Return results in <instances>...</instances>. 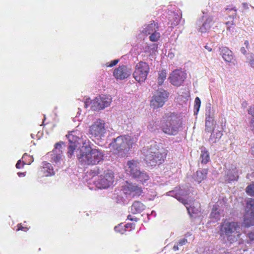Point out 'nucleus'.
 Here are the masks:
<instances>
[{
  "label": "nucleus",
  "instance_id": "1",
  "mask_svg": "<svg viewBox=\"0 0 254 254\" xmlns=\"http://www.w3.org/2000/svg\"><path fill=\"white\" fill-rule=\"evenodd\" d=\"M79 162L83 166L95 165L103 160L104 154L100 149H93L83 144L75 150Z\"/></svg>",
  "mask_w": 254,
  "mask_h": 254
},
{
  "label": "nucleus",
  "instance_id": "2",
  "mask_svg": "<svg viewBox=\"0 0 254 254\" xmlns=\"http://www.w3.org/2000/svg\"><path fill=\"white\" fill-rule=\"evenodd\" d=\"M142 154L146 163L150 166L161 164L167 155V150L163 147L160 148L156 142H151L149 145L143 148Z\"/></svg>",
  "mask_w": 254,
  "mask_h": 254
},
{
  "label": "nucleus",
  "instance_id": "3",
  "mask_svg": "<svg viewBox=\"0 0 254 254\" xmlns=\"http://www.w3.org/2000/svg\"><path fill=\"white\" fill-rule=\"evenodd\" d=\"M180 117L174 112H167L160 121V128L166 134L176 135L182 127Z\"/></svg>",
  "mask_w": 254,
  "mask_h": 254
},
{
  "label": "nucleus",
  "instance_id": "4",
  "mask_svg": "<svg viewBox=\"0 0 254 254\" xmlns=\"http://www.w3.org/2000/svg\"><path fill=\"white\" fill-rule=\"evenodd\" d=\"M240 229L237 222L225 220L219 226L220 238L225 243L233 244L240 238Z\"/></svg>",
  "mask_w": 254,
  "mask_h": 254
},
{
  "label": "nucleus",
  "instance_id": "5",
  "mask_svg": "<svg viewBox=\"0 0 254 254\" xmlns=\"http://www.w3.org/2000/svg\"><path fill=\"white\" fill-rule=\"evenodd\" d=\"M136 140V138L131 137L129 135H120L114 138L110 146L114 149L115 153L123 156L127 154Z\"/></svg>",
  "mask_w": 254,
  "mask_h": 254
},
{
  "label": "nucleus",
  "instance_id": "6",
  "mask_svg": "<svg viewBox=\"0 0 254 254\" xmlns=\"http://www.w3.org/2000/svg\"><path fill=\"white\" fill-rule=\"evenodd\" d=\"M126 171L132 178L141 182L142 184L149 179V176L144 171L140 170L139 163L134 160L127 162Z\"/></svg>",
  "mask_w": 254,
  "mask_h": 254
},
{
  "label": "nucleus",
  "instance_id": "7",
  "mask_svg": "<svg viewBox=\"0 0 254 254\" xmlns=\"http://www.w3.org/2000/svg\"><path fill=\"white\" fill-rule=\"evenodd\" d=\"M169 95V92L163 88H159L153 94L150 100V107L156 109L163 107L167 101Z\"/></svg>",
  "mask_w": 254,
  "mask_h": 254
},
{
  "label": "nucleus",
  "instance_id": "8",
  "mask_svg": "<svg viewBox=\"0 0 254 254\" xmlns=\"http://www.w3.org/2000/svg\"><path fill=\"white\" fill-rule=\"evenodd\" d=\"M149 71V66L147 63L140 62L137 63L133 73V76L136 81L139 83L143 82L146 80Z\"/></svg>",
  "mask_w": 254,
  "mask_h": 254
},
{
  "label": "nucleus",
  "instance_id": "9",
  "mask_svg": "<svg viewBox=\"0 0 254 254\" xmlns=\"http://www.w3.org/2000/svg\"><path fill=\"white\" fill-rule=\"evenodd\" d=\"M105 122L98 119L94 122L89 127V134L97 139L104 136L106 129L105 127Z\"/></svg>",
  "mask_w": 254,
  "mask_h": 254
},
{
  "label": "nucleus",
  "instance_id": "10",
  "mask_svg": "<svg viewBox=\"0 0 254 254\" xmlns=\"http://www.w3.org/2000/svg\"><path fill=\"white\" fill-rule=\"evenodd\" d=\"M114 182V176L113 172L110 171L104 172L101 175L96 181V184L99 189H106L113 185Z\"/></svg>",
  "mask_w": 254,
  "mask_h": 254
},
{
  "label": "nucleus",
  "instance_id": "11",
  "mask_svg": "<svg viewBox=\"0 0 254 254\" xmlns=\"http://www.w3.org/2000/svg\"><path fill=\"white\" fill-rule=\"evenodd\" d=\"M213 17L212 16L205 15L204 12H203V16L196 23L198 32L201 33L208 32L213 24Z\"/></svg>",
  "mask_w": 254,
  "mask_h": 254
},
{
  "label": "nucleus",
  "instance_id": "12",
  "mask_svg": "<svg viewBox=\"0 0 254 254\" xmlns=\"http://www.w3.org/2000/svg\"><path fill=\"white\" fill-rule=\"evenodd\" d=\"M167 194L168 195L175 197L180 202L183 203L187 207L188 212L190 213L191 208L188 207L187 206L189 204L188 201L183 197L189 194V190H186L185 188L181 189L180 188L179 189L176 188L175 190L167 192Z\"/></svg>",
  "mask_w": 254,
  "mask_h": 254
},
{
  "label": "nucleus",
  "instance_id": "13",
  "mask_svg": "<svg viewBox=\"0 0 254 254\" xmlns=\"http://www.w3.org/2000/svg\"><path fill=\"white\" fill-rule=\"evenodd\" d=\"M187 74L183 71L177 69L174 70L170 75L169 79L174 86H181L186 79Z\"/></svg>",
  "mask_w": 254,
  "mask_h": 254
},
{
  "label": "nucleus",
  "instance_id": "14",
  "mask_svg": "<svg viewBox=\"0 0 254 254\" xmlns=\"http://www.w3.org/2000/svg\"><path fill=\"white\" fill-rule=\"evenodd\" d=\"M132 71L130 68L127 66H120L118 68L115 69L114 71L113 74L117 79H123L128 77L131 73Z\"/></svg>",
  "mask_w": 254,
  "mask_h": 254
},
{
  "label": "nucleus",
  "instance_id": "15",
  "mask_svg": "<svg viewBox=\"0 0 254 254\" xmlns=\"http://www.w3.org/2000/svg\"><path fill=\"white\" fill-rule=\"evenodd\" d=\"M247 207L251 211L250 216L245 219L244 223L249 227L254 225V199L250 198L247 201Z\"/></svg>",
  "mask_w": 254,
  "mask_h": 254
},
{
  "label": "nucleus",
  "instance_id": "16",
  "mask_svg": "<svg viewBox=\"0 0 254 254\" xmlns=\"http://www.w3.org/2000/svg\"><path fill=\"white\" fill-rule=\"evenodd\" d=\"M219 50L220 54L226 62H232L234 56L232 52L230 50L226 47L221 46L219 48Z\"/></svg>",
  "mask_w": 254,
  "mask_h": 254
},
{
  "label": "nucleus",
  "instance_id": "17",
  "mask_svg": "<svg viewBox=\"0 0 254 254\" xmlns=\"http://www.w3.org/2000/svg\"><path fill=\"white\" fill-rule=\"evenodd\" d=\"M52 161L57 164H60L63 160V151L61 150L53 149L51 154Z\"/></svg>",
  "mask_w": 254,
  "mask_h": 254
},
{
  "label": "nucleus",
  "instance_id": "18",
  "mask_svg": "<svg viewBox=\"0 0 254 254\" xmlns=\"http://www.w3.org/2000/svg\"><path fill=\"white\" fill-rule=\"evenodd\" d=\"M215 115V111L211 107L210 103H207L205 106V120H214Z\"/></svg>",
  "mask_w": 254,
  "mask_h": 254
},
{
  "label": "nucleus",
  "instance_id": "19",
  "mask_svg": "<svg viewBox=\"0 0 254 254\" xmlns=\"http://www.w3.org/2000/svg\"><path fill=\"white\" fill-rule=\"evenodd\" d=\"M208 170L206 169H203L202 170L197 171L194 175L193 178L198 184L201 182L202 180L206 178Z\"/></svg>",
  "mask_w": 254,
  "mask_h": 254
},
{
  "label": "nucleus",
  "instance_id": "20",
  "mask_svg": "<svg viewBox=\"0 0 254 254\" xmlns=\"http://www.w3.org/2000/svg\"><path fill=\"white\" fill-rule=\"evenodd\" d=\"M156 29H158L156 23L154 21H152L150 24L144 26L142 32L146 35H149Z\"/></svg>",
  "mask_w": 254,
  "mask_h": 254
},
{
  "label": "nucleus",
  "instance_id": "21",
  "mask_svg": "<svg viewBox=\"0 0 254 254\" xmlns=\"http://www.w3.org/2000/svg\"><path fill=\"white\" fill-rule=\"evenodd\" d=\"M145 206L139 201H135L131 207L130 211L133 214L141 212L144 209Z\"/></svg>",
  "mask_w": 254,
  "mask_h": 254
},
{
  "label": "nucleus",
  "instance_id": "22",
  "mask_svg": "<svg viewBox=\"0 0 254 254\" xmlns=\"http://www.w3.org/2000/svg\"><path fill=\"white\" fill-rule=\"evenodd\" d=\"M238 178L237 171L236 168L229 170L227 172L226 176V181L230 182L233 181H236Z\"/></svg>",
  "mask_w": 254,
  "mask_h": 254
},
{
  "label": "nucleus",
  "instance_id": "23",
  "mask_svg": "<svg viewBox=\"0 0 254 254\" xmlns=\"http://www.w3.org/2000/svg\"><path fill=\"white\" fill-rule=\"evenodd\" d=\"M221 211L218 205H214L212 208V211L210 214V218L214 221H218L220 219Z\"/></svg>",
  "mask_w": 254,
  "mask_h": 254
},
{
  "label": "nucleus",
  "instance_id": "24",
  "mask_svg": "<svg viewBox=\"0 0 254 254\" xmlns=\"http://www.w3.org/2000/svg\"><path fill=\"white\" fill-rule=\"evenodd\" d=\"M42 171L45 174V176H50L55 175L53 167L51 164L49 163H43Z\"/></svg>",
  "mask_w": 254,
  "mask_h": 254
},
{
  "label": "nucleus",
  "instance_id": "25",
  "mask_svg": "<svg viewBox=\"0 0 254 254\" xmlns=\"http://www.w3.org/2000/svg\"><path fill=\"white\" fill-rule=\"evenodd\" d=\"M199 160L202 164H206L210 160V157L208 151L205 147L201 148V154Z\"/></svg>",
  "mask_w": 254,
  "mask_h": 254
},
{
  "label": "nucleus",
  "instance_id": "26",
  "mask_svg": "<svg viewBox=\"0 0 254 254\" xmlns=\"http://www.w3.org/2000/svg\"><path fill=\"white\" fill-rule=\"evenodd\" d=\"M125 193L124 191L122 190H116L114 193V198L118 203H124L125 200Z\"/></svg>",
  "mask_w": 254,
  "mask_h": 254
},
{
  "label": "nucleus",
  "instance_id": "27",
  "mask_svg": "<svg viewBox=\"0 0 254 254\" xmlns=\"http://www.w3.org/2000/svg\"><path fill=\"white\" fill-rule=\"evenodd\" d=\"M97 99L99 100H101V102L98 101V102L100 103V106H104V109L108 107L111 102V98L109 96L103 95L101 96L97 97Z\"/></svg>",
  "mask_w": 254,
  "mask_h": 254
},
{
  "label": "nucleus",
  "instance_id": "28",
  "mask_svg": "<svg viewBox=\"0 0 254 254\" xmlns=\"http://www.w3.org/2000/svg\"><path fill=\"white\" fill-rule=\"evenodd\" d=\"M223 133L221 131L214 130L210 136L209 141L212 143H216L220 139Z\"/></svg>",
  "mask_w": 254,
  "mask_h": 254
},
{
  "label": "nucleus",
  "instance_id": "29",
  "mask_svg": "<svg viewBox=\"0 0 254 254\" xmlns=\"http://www.w3.org/2000/svg\"><path fill=\"white\" fill-rule=\"evenodd\" d=\"M27 158L31 159V156H30L27 154H24L22 157V160H19L18 161V162H17V166H16L17 169L21 168L23 167V166L25 165H30L31 163V162L33 161V160H31L27 162L26 160V159Z\"/></svg>",
  "mask_w": 254,
  "mask_h": 254
},
{
  "label": "nucleus",
  "instance_id": "30",
  "mask_svg": "<svg viewBox=\"0 0 254 254\" xmlns=\"http://www.w3.org/2000/svg\"><path fill=\"white\" fill-rule=\"evenodd\" d=\"M215 127L214 120H205V131L208 132L213 131Z\"/></svg>",
  "mask_w": 254,
  "mask_h": 254
},
{
  "label": "nucleus",
  "instance_id": "31",
  "mask_svg": "<svg viewBox=\"0 0 254 254\" xmlns=\"http://www.w3.org/2000/svg\"><path fill=\"white\" fill-rule=\"evenodd\" d=\"M158 48L157 45L156 44H151L146 45L144 47V52L149 54L155 53Z\"/></svg>",
  "mask_w": 254,
  "mask_h": 254
},
{
  "label": "nucleus",
  "instance_id": "32",
  "mask_svg": "<svg viewBox=\"0 0 254 254\" xmlns=\"http://www.w3.org/2000/svg\"><path fill=\"white\" fill-rule=\"evenodd\" d=\"M160 127L157 122L155 120L150 121L147 126L148 129L151 132H155L158 130Z\"/></svg>",
  "mask_w": 254,
  "mask_h": 254
},
{
  "label": "nucleus",
  "instance_id": "33",
  "mask_svg": "<svg viewBox=\"0 0 254 254\" xmlns=\"http://www.w3.org/2000/svg\"><path fill=\"white\" fill-rule=\"evenodd\" d=\"M167 72L166 70H162L158 72V78L157 80L158 85H162L164 81L166 79Z\"/></svg>",
  "mask_w": 254,
  "mask_h": 254
},
{
  "label": "nucleus",
  "instance_id": "34",
  "mask_svg": "<svg viewBox=\"0 0 254 254\" xmlns=\"http://www.w3.org/2000/svg\"><path fill=\"white\" fill-rule=\"evenodd\" d=\"M98 101L101 102L100 100H98L97 97H96L91 102V109L92 110L97 111L100 110L104 109V106H100V103Z\"/></svg>",
  "mask_w": 254,
  "mask_h": 254
},
{
  "label": "nucleus",
  "instance_id": "35",
  "mask_svg": "<svg viewBox=\"0 0 254 254\" xmlns=\"http://www.w3.org/2000/svg\"><path fill=\"white\" fill-rule=\"evenodd\" d=\"M76 145L74 143H71L68 145L67 156L69 158H73L75 156L74 152L75 150Z\"/></svg>",
  "mask_w": 254,
  "mask_h": 254
},
{
  "label": "nucleus",
  "instance_id": "36",
  "mask_svg": "<svg viewBox=\"0 0 254 254\" xmlns=\"http://www.w3.org/2000/svg\"><path fill=\"white\" fill-rule=\"evenodd\" d=\"M181 18L182 16L180 14H179L177 13H174L173 21L172 22L171 24L173 26H177L180 23Z\"/></svg>",
  "mask_w": 254,
  "mask_h": 254
},
{
  "label": "nucleus",
  "instance_id": "37",
  "mask_svg": "<svg viewBox=\"0 0 254 254\" xmlns=\"http://www.w3.org/2000/svg\"><path fill=\"white\" fill-rule=\"evenodd\" d=\"M150 34L149 39L152 42L157 41L160 37V34L157 32L156 30L152 32Z\"/></svg>",
  "mask_w": 254,
  "mask_h": 254
},
{
  "label": "nucleus",
  "instance_id": "38",
  "mask_svg": "<svg viewBox=\"0 0 254 254\" xmlns=\"http://www.w3.org/2000/svg\"><path fill=\"white\" fill-rule=\"evenodd\" d=\"M226 11H227V14H230L231 11H234V12L229 15V17L231 18L234 19L236 17L237 9L235 7H234L232 8H226Z\"/></svg>",
  "mask_w": 254,
  "mask_h": 254
},
{
  "label": "nucleus",
  "instance_id": "39",
  "mask_svg": "<svg viewBox=\"0 0 254 254\" xmlns=\"http://www.w3.org/2000/svg\"><path fill=\"white\" fill-rule=\"evenodd\" d=\"M66 137L68 138L70 144L71 143L75 144L77 139L76 136L73 135L72 133H68V134L66 135Z\"/></svg>",
  "mask_w": 254,
  "mask_h": 254
},
{
  "label": "nucleus",
  "instance_id": "40",
  "mask_svg": "<svg viewBox=\"0 0 254 254\" xmlns=\"http://www.w3.org/2000/svg\"><path fill=\"white\" fill-rule=\"evenodd\" d=\"M247 193L252 196H254V184L249 185L246 188Z\"/></svg>",
  "mask_w": 254,
  "mask_h": 254
},
{
  "label": "nucleus",
  "instance_id": "41",
  "mask_svg": "<svg viewBox=\"0 0 254 254\" xmlns=\"http://www.w3.org/2000/svg\"><path fill=\"white\" fill-rule=\"evenodd\" d=\"M247 60L251 67L254 69V55L251 54L250 56L247 57Z\"/></svg>",
  "mask_w": 254,
  "mask_h": 254
},
{
  "label": "nucleus",
  "instance_id": "42",
  "mask_svg": "<svg viewBox=\"0 0 254 254\" xmlns=\"http://www.w3.org/2000/svg\"><path fill=\"white\" fill-rule=\"evenodd\" d=\"M194 103L195 104L194 106V108L195 110H196V112H198L201 104L200 100L198 97L195 98Z\"/></svg>",
  "mask_w": 254,
  "mask_h": 254
},
{
  "label": "nucleus",
  "instance_id": "43",
  "mask_svg": "<svg viewBox=\"0 0 254 254\" xmlns=\"http://www.w3.org/2000/svg\"><path fill=\"white\" fill-rule=\"evenodd\" d=\"M248 237L249 238L248 243H252L254 241V230L248 234Z\"/></svg>",
  "mask_w": 254,
  "mask_h": 254
},
{
  "label": "nucleus",
  "instance_id": "44",
  "mask_svg": "<svg viewBox=\"0 0 254 254\" xmlns=\"http://www.w3.org/2000/svg\"><path fill=\"white\" fill-rule=\"evenodd\" d=\"M136 186H135V185H131V184H129L128 186H127V189H128V190L131 192V193H134V191H135V189H136Z\"/></svg>",
  "mask_w": 254,
  "mask_h": 254
},
{
  "label": "nucleus",
  "instance_id": "45",
  "mask_svg": "<svg viewBox=\"0 0 254 254\" xmlns=\"http://www.w3.org/2000/svg\"><path fill=\"white\" fill-rule=\"evenodd\" d=\"M142 192V190L140 188L138 187H136L135 191H134V193L133 194V195H140Z\"/></svg>",
  "mask_w": 254,
  "mask_h": 254
},
{
  "label": "nucleus",
  "instance_id": "46",
  "mask_svg": "<svg viewBox=\"0 0 254 254\" xmlns=\"http://www.w3.org/2000/svg\"><path fill=\"white\" fill-rule=\"evenodd\" d=\"M17 231L21 230L23 231H26L28 230V228H27V227L22 226L21 224H18V225H17Z\"/></svg>",
  "mask_w": 254,
  "mask_h": 254
},
{
  "label": "nucleus",
  "instance_id": "47",
  "mask_svg": "<svg viewBox=\"0 0 254 254\" xmlns=\"http://www.w3.org/2000/svg\"><path fill=\"white\" fill-rule=\"evenodd\" d=\"M187 242V240L185 238H184L179 240L178 242V245H179L180 246H182L183 245H185Z\"/></svg>",
  "mask_w": 254,
  "mask_h": 254
},
{
  "label": "nucleus",
  "instance_id": "48",
  "mask_svg": "<svg viewBox=\"0 0 254 254\" xmlns=\"http://www.w3.org/2000/svg\"><path fill=\"white\" fill-rule=\"evenodd\" d=\"M248 113L249 114L252 116L253 118H254V105L253 106H251L249 109L248 110Z\"/></svg>",
  "mask_w": 254,
  "mask_h": 254
},
{
  "label": "nucleus",
  "instance_id": "49",
  "mask_svg": "<svg viewBox=\"0 0 254 254\" xmlns=\"http://www.w3.org/2000/svg\"><path fill=\"white\" fill-rule=\"evenodd\" d=\"M250 127L252 131L254 133V118H252L251 120Z\"/></svg>",
  "mask_w": 254,
  "mask_h": 254
},
{
  "label": "nucleus",
  "instance_id": "50",
  "mask_svg": "<svg viewBox=\"0 0 254 254\" xmlns=\"http://www.w3.org/2000/svg\"><path fill=\"white\" fill-rule=\"evenodd\" d=\"M119 61V60H115L113 61L110 64L107 65V66L109 67H112L115 65L116 64H117Z\"/></svg>",
  "mask_w": 254,
  "mask_h": 254
},
{
  "label": "nucleus",
  "instance_id": "51",
  "mask_svg": "<svg viewBox=\"0 0 254 254\" xmlns=\"http://www.w3.org/2000/svg\"><path fill=\"white\" fill-rule=\"evenodd\" d=\"M62 143V142L57 143L55 145V148L54 149L61 150Z\"/></svg>",
  "mask_w": 254,
  "mask_h": 254
},
{
  "label": "nucleus",
  "instance_id": "52",
  "mask_svg": "<svg viewBox=\"0 0 254 254\" xmlns=\"http://www.w3.org/2000/svg\"><path fill=\"white\" fill-rule=\"evenodd\" d=\"M247 50L248 49H247L246 47H242L240 48L241 52L244 55H246L247 54Z\"/></svg>",
  "mask_w": 254,
  "mask_h": 254
},
{
  "label": "nucleus",
  "instance_id": "53",
  "mask_svg": "<svg viewBox=\"0 0 254 254\" xmlns=\"http://www.w3.org/2000/svg\"><path fill=\"white\" fill-rule=\"evenodd\" d=\"M92 101H90L89 99H86V101L84 102V106L85 108H87L90 104H91Z\"/></svg>",
  "mask_w": 254,
  "mask_h": 254
},
{
  "label": "nucleus",
  "instance_id": "54",
  "mask_svg": "<svg viewBox=\"0 0 254 254\" xmlns=\"http://www.w3.org/2000/svg\"><path fill=\"white\" fill-rule=\"evenodd\" d=\"M242 6L245 9H248L249 8V4L247 2H243L242 3Z\"/></svg>",
  "mask_w": 254,
  "mask_h": 254
},
{
  "label": "nucleus",
  "instance_id": "55",
  "mask_svg": "<svg viewBox=\"0 0 254 254\" xmlns=\"http://www.w3.org/2000/svg\"><path fill=\"white\" fill-rule=\"evenodd\" d=\"M26 172H17V174L18 175L19 177H23L25 176Z\"/></svg>",
  "mask_w": 254,
  "mask_h": 254
},
{
  "label": "nucleus",
  "instance_id": "56",
  "mask_svg": "<svg viewBox=\"0 0 254 254\" xmlns=\"http://www.w3.org/2000/svg\"><path fill=\"white\" fill-rule=\"evenodd\" d=\"M127 219L130 220H131V221H137V218H133L132 217V216L130 215H128Z\"/></svg>",
  "mask_w": 254,
  "mask_h": 254
},
{
  "label": "nucleus",
  "instance_id": "57",
  "mask_svg": "<svg viewBox=\"0 0 254 254\" xmlns=\"http://www.w3.org/2000/svg\"><path fill=\"white\" fill-rule=\"evenodd\" d=\"M244 45L246 47L247 49H249V43L248 40L245 41L244 43Z\"/></svg>",
  "mask_w": 254,
  "mask_h": 254
},
{
  "label": "nucleus",
  "instance_id": "58",
  "mask_svg": "<svg viewBox=\"0 0 254 254\" xmlns=\"http://www.w3.org/2000/svg\"><path fill=\"white\" fill-rule=\"evenodd\" d=\"M205 48L209 52H211L212 51V48L209 46L208 45H206L205 46Z\"/></svg>",
  "mask_w": 254,
  "mask_h": 254
},
{
  "label": "nucleus",
  "instance_id": "59",
  "mask_svg": "<svg viewBox=\"0 0 254 254\" xmlns=\"http://www.w3.org/2000/svg\"><path fill=\"white\" fill-rule=\"evenodd\" d=\"M178 244L177 245H174V246L173 247V250L175 251H176L177 250H179V247H178Z\"/></svg>",
  "mask_w": 254,
  "mask_h": 254
},
{
  "label": "nucleus",
  "instance_id": "60",
  "mask_svg": "<svg viewBox=\"0 0 254 254\" xmlns=\"http://www.w3.org/2000/svg\"><path fill=\"white\" fill-rule=\"evenodd\" d=\"M251 153L254 156V143L253 146L251 147Z\"/></svg>",
  "mask_w": 254,
  "mask_h": 254
},
{
  "label": "nucleus",
  "instance_id": "61",
  "mask_svg": "<svg viewBox=\"0 0 254 254\" xmlns=\"http://www.w3.org/2000/svg\"><path fill=\"white\" fill-rule=\"evenodd\" d=\"M242 105V106H243L244 107H246L247 105V103L246 102L244 101Z\"/></svg>",
  "mask_w": 254,
  "mask_h": 254
},
{
  "label": "nucleus",
  "instance_id": "62",
  "mask_svg": "<svg viewBox=\"0 0 254 254\" xmlns=\"http://www.w3.org/2000/svg\"><path fill=\"white\" fill-rule=\"evenodd\" d=\"M100 173V171L99 169H97V172L95 173L96 175H99Z\"/></svg>",
  "mask_w": 254,
  "mask_h": 254
},
{
  "label": "nucleus",
  "instance_id": "63",
  "mask_svg": "<svg viewBox=\"0 0 254 254\" xmlns=\"http://www.w3.org/2000/svg\"><path fill=\"white\" fill-rule=\"evenodd\" d=\"M118 227H117V226H116V227H115V228H114V229H115V230L116 231H118Z\"/></svg>",
  "mask_w": 254,
  "mask_h": 254
},
{
  "label": "nucleus",
  "instance_id": "64",
  "mask_svg": "<svg viewBox=\"0 0 254 254\" xmlns=\"http://www.w3.org/2000/svg\"><path fill=\"white\" fill-rule=\"evenodd\" d=\"M31 137H32V138H33V134H31Z\"/></svg>",
  "mask_w": 254,
  "mask_h": 254
}]
</instances>
